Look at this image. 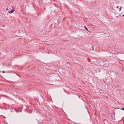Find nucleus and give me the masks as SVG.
Listing matches in <instances>:
<instances>
[{"label": "nucleus", "instance_id": "obj_14", "mask_svg": "<svg viewBox=\"0 0 124 124\" xmlns=\"http://www.w3.org/2000/svg\"><path fill=\"white\" fill-rule=\"evenodd\" d=\"M0 98H1V97H0Z\"/></svg>", "mask_w": 124, "mask_h": 124}, {"label": "nucleus", "instance_id": "obj_3", "mask_svg": "<svg viewBox=\"0 0 124 124\" xmlns=\"http://www.w3.org/2000/svg\"><path fill=\"white\" fill-rule=\"evenodd\" d=\"M121 109L122 110H124V108H122Z\"/></svg>", "mask_w": 124, "mask_h": 124}, {"label": "nucleus", "instance_id": "obj_5", "mask_svg": "<svg viewBox=\"0 0 124 124\" xmlns=\"http://www.w3.org/2000/svg\"><path fill=\"white\" fill-rule=\"evenodd\" d=\"M118 7H119V6H117V7H116L117 8H118Z\"/></svg>", "mask_w": 124, "mask_h": 124}, {"label": "nucleus", "instance_id": "obj_13", "mask_svg": "<svg viewBox=\"0 0 124 124\" xmlns=\"http://www.w3.org/2000/svg\"><path fill=\"white\" fill-rule=\"evenodd\" d=\"M100 71H101V70H100L99 71V72H100Z\"/></svg>", "mask_w": 124, "mask_h": 124}, {"label": "nucleus", "instance_id": "obj_11", "mask_svg": "<svg viewBox=\"0 0 124 124\" xmlns=\"http://www.w3.org/2000/svg\"><path fill=\"white\" fill-rule=\"evenodd\" d=\"M75 24L76 25H77V24L76 23H75Z\"/></svg>", "mask_w": 124, "mask_h": 124}, {"label": "nucleus", "instance_id": "obj_9", "mask_svg": "<svg viewBox=\"0 0 124 124\" xmlns=\"http://www.w3.org/2000/svg\"><path fill=\"white\" fill-rule=\"evenodd\" d=\"M4 26H5V25H3V26L2 27H4Z\"/></svg>", "mask_w": 124, "mask_h": 124}, {"label": "nucleus", "instance_id": "obj_8", "mask_svg": "<svg viewBox=\"0 0 124 124\" xmlns=\"http://www.w3.org/2000/svg\"><path fill=\"white\" fill-rule=\"evenodd\" d=\"M1 23V21L0 20V23Z\"/></svg>", "mask_w": 124, "mask_h": 124}, {"label": "nucleus", "instance_id": "obj_12", "mask_svg": "<svg viewBox=\"0 0 124 124\" xmlns=\"http://www.w3.org/2000/svg\"><path fill=\"white\" fill-rule=\"evenodd\" d=\"M100 71H101V70H100L99 71V72H100Z\"/></svg>", "mask_w": 124, "mask_h": 124}, {"label": "nucleus", "instance_id": "obj_4", "mask_svg": "<svg viewBox=\"0 0 124 124\" xmlns=\"http://www.w3.org/2000/svg\"><path fill=\"white\" fill-rule=\"evenodd\" d=\"M121 8H122V7H121L119 9V11H120L121 10Z\"/></svg>", "mask_w": 124, "mask_h": 124}, {"label": "nucleus", "instance_id": "obj_6", "mask_svg": "<svg viewBox=\"0 0 124 124\" xmlns=\"http://www.w3.org/2000/svg\"><path fill=\"white\" fill-rule=\"evenodd\" d=\"M6 10H8V8H6Z\"/></svg>", "mask_w": 124, "mask_h": 124}, {"label": "nucleus", "instance_id": "obj_10", "mask_svg": "<svg viewBox=\"0 0 124 124\" xmlns=\"http://www.w3.org/2000/svg\"><path fill=\"white\" fill-rule=\"evenodd\" d=\"M122 16H124V15H123Z\"/></svg>", "mask_w": 124, "mask_h": 124}, {"label": "nucleus", "instance_id": "obj_1", "mask_svg": "<svg viewBox=\"0 0 124 124\" xmlns=\"http://www.w3.org/2000/svg\"><path fill=\"white\" fill-rule=\"evenodd\" d=\"M14 11V9L12 8L11 10H9V11H8V13H12Z\"/></svg>", "mask_w": 124, "mask_h": 124}, {"label": "nucleus", "instance_id": "obj_7", "mask_svg": "<svg viewBox=\"0 0 124 124\" xmlns=\"http://www.w3.org/2000/svg\"><path fill=\"white\" fill-rule=\"evenodd\" d=\"M2 72L3 73H5V71H2Z\"/></svg>", "mask_w": 124, "mask_h": 124}, {"label": "nucleus", "instance_id": "obj_2", "mask_svg": "<svg viewBox=\"0 0 124 124\" xmlns=\"http://www.w3.org/2000/svg\"><path fill=\"white\" fill-rule=\"evenodd\" d=\"M84 27L86 30L89 31L88 29L85 26H84Z\"/></svg>", "mask_w": 124, "mask_h": 124}]
</instances>
